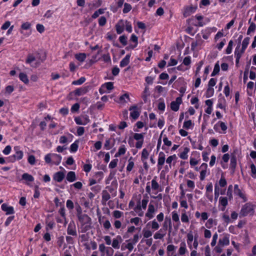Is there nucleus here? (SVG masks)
I'll use <instances>...</instances> for the list:
<instances>
[{"mask_svg":"<svg viewBox=\"0 0 256 256\" xmlns=\"http://www.w3.org/2000/svg\"><path fill=\"white\" fill-rule=\"evenodd\" d=\"M193 240H194V236H193L192 233V232L188 233L187 234L186 241H187L188 244V245L189 248L190 249H192V242Z\"/></svg>","mask_w":256,"mask_h":256,"instance_id":"473e14b6","label":"nucleus"},{"mask_svg":"<svg viewBox=\"0 0 256 256\" xmlns=\"http://www.w3.org/2000/svg\"><path fill=\"white\" fill-rule=\"evenodd\" d=\"M110 198V194L106 190L102 192V202H106Z\"/></svg>","mask_w":256,"mask_h":256,"instance_id":"7c9ffc66","label":"nucleus"},{"mask_svg":"<svg viewBox=\"0 0 256 256\" xmlns=\"http://www.w3.org/2000/svg\"><path fill=\"white\" fill-rule=\"evenodd\" d=\"M22 179L26 182H32L34 181V178L30 174L28 173H24L22 175Z\"/></svg>","mask_w":256,"mask_h":256,"instance_id":"2f4dec72","label":"nucleus"},{"mask_svg":"<svg viewBox=\"0 0 256 256\" xmlns=\"http://www.w3.org/2000/svg\"><path fill=\"white\" fill-rule=\"evenodd\" d=\"M214 94V88H213L208 87L206 92V96L207 98L212 97Z\"/></svg>","mask_w":256,"mask_h":256,"instance_id":"79ce46f5","label":"nucleus"},{"mask_svg":"<svg viewBox=\"0 0 256 256\" xmlns=\"http://www.w3.org/2000/svg\"><path fill=\"white\" fill-rule=\"evenodd\" d=\"M62 160V156L56 154H52V164L56 165H58Z\"/></svg>","mask_w":256,"mask_h":256,"instance_id":"412c9836","label":"nucleus"},{"mask_svg":"<svg viewBox=\"0 0 256 256\" xmlns=\"http://www.w3.org/2000/svg\"><path fill=\"white\" fill-rule=\"evenodd\" d=\"M14 150L15 152L14 154L10 157V161L14 162L16 160H21L24 156L22 151L20 150L19 146H14Z\"/></svg>","mask_w":256,"mask_h":256,"instance_id":"20e7f679","label":"nucleus"},{"mask_svg":"<svg viewBox=\"0 0 256 256\" xmlns=\"http://www.w3.org/2000/svg\"><path fill=\"white\" fill-rule=\"evenodd\" d=\"M126 242H128V244L124 246H122L121 250H124L126 249H128L130 252H131L134 249V246L136 244H134V242L131 241L130 239L126 240Z\"/></svg>","mask_w":256,"mask_h":256,"instance_id":"a211bd4d","label":"nucleus"},{"mask_svg":"<svg viewBox=\"0 0 256 256\" xmlns=\"http://www.w3.org/2000/svg\"><path fill=\"white\" fill-rule=\"evenodd\" d=\"M196 9V6H186L184 8L183 15L186 18L190 16L191 14L194 13Z\"/></svg>","mask_w":256,"mask_h":256,"instance_id":"f8f14e48","label":"nucleus"},{"mask_svg":"<svg viewBox=\"0 0 256 256\" xmlns=\"http://www.w3.org/2000/svg\"><path fill=\"white\" fill-rule=\"evenodd\" d=\"M52 154H48L45 156L44 160L47 164H52Z\"/></svg>","mask_w":256,"mask_h":256,"instance_id":"e2e57ef3","label":"nucleus"},{"mask_svg":"<svg viewBox=\"0 0 256 256\" xmlns=\"http://www.w3.org/2000/svg\"><path fill=\"white\" fill-rule=\"evenodd\" d=\"M86 54L84 53H80L75 54L76 58L80 62H83L86 58Z\"/></svg>","mask_w":256,"mask_h":256,"instance_id":"72a5a7b5","label":"nucleus"},{"mask_svg":"<svg viewBox=\"0 0 256 256\" xmlns=\"http://www.w3.org/2000/svg\"><path fill=\"white\" fill-rule=\"evenodd\" d=\"M67 180L69 182H73L76 180V176L74 172H69L66 176Z\"/></svg>","mask_w":256,"mask_h":256,"instance_id":"a878e982","label":"nucleus"},{"mask_svg":"<svg viewBox=\"0 0 256 256\" xmlns=\"http://www.w3.org/2000/svg\"><path fill=\"white\" fill-rule=\"evenodd\" d=\"M119 40L124 46L127 44V37L126 36L122 35L120 36Z\"/></svg>","mask_w":256,"mask_h":256,"instance_id":"338daca9","label":"nucleus"},{"mask_svg":"<svg viewBox=\"0 0 256 256\" xmlns=\"http://www.w3.org/2000/svg\"><path fill=\"white\" fill-rule=\"evenodd\" d=\"M176 154L170 156L166 160V162L169 164V168H172V162L173 160H176Z\"/></svg>","mask_w":256,"mask_h":256,"instance_id":"e433bc0d","label":"nucleus"},{"mask_svg":"<svg viewBox=\"0 0 256 256\" xmlns=\"http://www.w3.org/2000/svg\"><path fill=\"white\" fill-rule=\"evenodd\" d=\"M220 194V188L218 186L214 187V200L216 202Z\"/></svg>","mask_w":256,"mask_h":256,"instance_id":"4d7b16f0","label":"nucleus"},{"mask_svg":"<svg viewBox=\"0 0 256 256\" xmlns=\"http://www.w3.org/2000/svg\"><path fill=\"white\" fill-rule=\"evenodd\" d=\"M2 210L6 212V214H12L14 213V208L12 206H8L6 204L2 205Z\"/></svg>","mask_w":256,"mask_h":256,"instance_id":"4468645a","label":"nucleus"},{"mask_svg":"<svg viewBox=\"0 0 256 256\" xmlns=\"http://www.w3.org/2000/svg\"><path fill=\"white\" fill-rule=\"evenodd\" d=\"M134 140L138 141L144 140V136L143 134L135 133L134 135Z\"/></svg>","mask_w":256,"mask_h":256,"instance_id":"8fccbe9b","label":"nucleus"},{"mask_svg":"<svg viewBox=\"0 0 256 256\" xmlns=\"http://www.w3.org/2000/svg\"><path fill=\"white\" fill-rule=\"evenodd\" d=\"M193 126L192 121L191 120H188L187 121H185L184 123L183 128L186 129H189L192 127Z\"/></svg>","mask_w":256,"mask_h":256,"instance_id":"864d4df0","label":"nucleus"},{"mask_svg":"<svg viewBox=\"0 0 256 256\" xmlns=\"http://www.w3.org/2000/svg\"><path fill=\"white\" fill-rule=\"evenodd\" d=\"M176 247L173 244H169L167 246L166 252L168 255H169V253L171 252L174 251L176 249Z\"/></svg>","mask_w":256,"mask_h":256,"instance_id":"69168bd1","label":"nucleus"},{"mask_svg":"<svg viewBox=\"0 0 256 256\" xmlns=\"http://www.w3.org/2000/svg\"><path fill=\"white\" fill-rule=\"evenodd\" d=\"M218 124H219V127L220 128L222 129V130L223 132V133L225 134L228 128V127H227L226 124L224 122L219 121Z\"/></svg>","mask_w":256,"mask_h":256,"instance_id":"052dcab7","label":"nucleus"},{"mask_svg":"<svg viewBox=\"0 0 256 256\" xmlns=\"http://www.w3.org/2000/svg\"><path fill=\"white\" fill-rule=\"evenodd\" d=\"M102 88H106L108 90H112L114 88L113 83L112 82H106L102 86Z\"/></svg>","mask_w":256,"mask_h":256,"instance_id":"13d9d810","label":"nucleus"},{"mask_svg":"<svg viewBox=\"0 0 256 256\" xmlns=\"http://www.w3.org/2000/svg\"><path fill=\"white\" fill-rule=\"evenodd\" d=\"M220 71V66L219 64L217 63L215 64L214 70L211 74L212 76H214L216 74L218 73Z\"/></svg>","mask_w":256,"mask_h":256,"instance_id":"680f3d73","label":"nucleus"},{"mask_svg":"<svg viewBox=\"0 0 256 256\" xmlns=\"http://www.w3.org/2000/svg\"><path fill=\"white\" fill-rule=\"evenodd\" d=\"M46 58L45 53L42 52L39 56L35 57L33 55L30 54L28 55L26 60V63L28 64L31 66L36 68Z\"/></svg>","mask_w":256,"mask_h":256,"instance_id":"f03ea898","label":"nucleus"},{"mask_svg":"<svg viewBox=\"0 0 256 256\" xmlns=\"http://www.w3.org/2000/svg\"><path fill=\"white\" fill-rule=\"evenodd\" d=\"M108 247H106L104 244H101L99 245L98 249L100 252L102 253L101 256H104V253Z\"/></svg>","mask_w":256,"mask_h":256,"instance_id":"de8ad7c7","label":"nucleus"},{"mask_svg":"<svg viewBox=\"0 0 256 256\" xmlns=\"http://www.w3.org/2000/svg\"><path fill=\"white\" fill-rule=\"evenodd\" d=\"M236 166V158L235 156H232L230 158V166L234 169Z\"/></svg>","mask_w":256,"mask_h":256,"instance_id":"6e6d98bb","label":"nucleus"},{"mask_svg":"<svg viewBox=\"0 0 256 256\" xmlns=\"http://www.w3.org/2000/svg\"><path fill=\"white\" fill-rule=\"evenodd\" d=\"M148 202V198L146 199H142V202H139L136 208V210H140L142 208L144 210H146V208L147 204Z\"/></svg>","mask_w":256,"mask_h":256,"instance_id":"aec40b11","label":"nucleus"},{"mask_svg":"<svg viewBox=\"0 0 256 256\" xmlns=\"http://www.w3.org/2000/svg\"><path fill=\"white\" fill-rule=\"evenodd\" d=\"M124 213L120 210H114L112 212V216L115 218H120L123 216Z\"/></svg>","mask_w":256,"mask_h":256,"instance_id":"49530a36","label":"nucleus"},{"mask_svg":"<svg viewBox=\"0 0 256 256\" xmlns=\"http://www.w3.org/2000/svg\"><path fill=\"white\" fill-rule=\"evenodd\" d=\"M206 198L211 202L213 200L212 196V183L208 184L206 186Z\"/></svg>","mask_w":256,"mask_h":256,"instance_id":"9b49d317","label":"nucleus"},{"mask_svg":"<svg viewBox=\"0 0 256 256\" xmlns=\"http://www.w3.org/2000/svg\"><path fill=\"white\" fill-rule=\"evenodd\" d=\"M78 218L80 221V231L81 232H86L91 228L92 220L90 216L86 214H79Z\"/></svg>","mask_w":256,"mask_h":256,"instance_id":"f257e3e1","label":"nucleus"},{"mask_svg":"<svg viewBox=\"0 0 256 256\" xmlns=\"http://www.w3.org/2000/svg\"><path fill=\"white\" fill-rule=\"evenodd\" d=\"M78 141H75L71 144L70 146V152H75L77 151L78 146Z\"/></svg>","mask_w":256,"mask_h":256,"instance_id":"58836bf2","label":"nucleus"},{"mask_svg":"<svg viewBox=\"0 0 256 256\" xmlns=\"http://www.w3.org/2000/svg\"><path fill=\"white\" fill-rule=\"evenodd\" d=\"M129 110L130 111V116L132 118L136 120L138 118L140 114V110L137 106H132L130 108Z\"/></svg>","mask_w":256,"mask_h":256,"instance_id":"0eeeda50","label":"nucleus"},{"mask_svg":"<svg viewBox=\"0 0 256 256\" xmlns=\"http://www.w3.org/2000/svg\"><path fill=\"white\" fill-rule=\"evenodd\" d=\"M130 56L126 54V56L120 61V66L122 68L126 66L130 62Z\"/></svg>","mask_w":256,"mask_h":256,"instance_id":"bb28decb","label":"nucleus"},{"mask_svg":"<svg viewBox=\"0 0 256 256\" xmlns=\"http://www.w3.org/2000/svg\"><path fill=\"white\" fill-rule=\"evenodd\" d=\"M147 226H150L152 229L154 230H158L160 228V224L156 220H154L152 221L148 222Z\"/></svg>","mask_w":256,"mask_h":256,"instance_id":"393cba45","label":"nucleus"},{"mask_svg":"<svg viewBox=\"0 0 256 256\" xmlns=\"http://www.w3.org/2000/svg\"><path fill=\"white\" fill-rule=\"evenodd\" d=\"M132 6L130 4L128 3L124 4V8L122 12L124 14L132 10Z\"/></svg>","mask_w":256,"mask_h":256,"instance_id":"603ef678","label":"nucleus"},{"mask_svg":"<svg viewBox=\"0 0 256 256\" xmlns=\"http://www.w3.org/2000/svg\"><path fill=\"white\" fill-rule=\"evenodd\" d=\"M251 169V176L254 178H256V167L254 164H252L250 166Z\"/></svg>","mask_w":256,"mask_h":256,"instance_id":"bf43d9fd","label":"nucleus"},{"mask_svg":"<svg viewBox=\"0 0 256 256\" xmlns=\"http://www.w3.org/2000/svg\"><path fill=\"white\" fill-rule=\"evenodd\" d=\"M240 46L238 45L234 51L235 57L236 58H238V59H240L242 54L244 53L242 52V49L240 50H239Z\"/></svg>","mask_w":256,"mask_h":256,"instance_id":"ea45409f","label":"nucleus"},{"mask_svg":"<svg viewBox=\"0 0 256 256\" xmlns=\"http://www.w3.org/2000/svg\"><path fill=\"white\" fill-rule=\"evenodd\" d=\"M74 121L77 124L86 125L90 122L89 116L88 115H84L81 117L76 116L74 118Z\"/></svg>","mask_w":256,"mask_h":256,"instance_id":"39448f33","label":"nucleus"},{"mask_svg":"<svg viewBox=\"0 0 256 256\" xmlns=\"http://www.w3.org/2000/svg\"><path fill=\"white\" fill-rule=\"evenodd\" d=\"M65 176V174L63 172H56L54 176V180L58 182H60L62 181Z\"/></svg>","mask_w":256,"mask_h":256,"instance_id":"2eb2a0df","label":"nucleus"},{"mask_svg":"<svg viewBox=\"0 0 256 256\" xmlns=\"http://www.w3.org/2000/svg\"><path fill=\"white\" fill-rule=\"evenodd\" d=\"M86 81V78L84 77H81L76 80L73 81L72 84L74 85H80Z\"/></svg>","mask_w":256,"mask_h":256,"instance_id":"3c124183","label":"nucleus"},{"mask_svg":"<svg viewBox=\"0 0 256 256\" xmlns=\"http://www.w3.org/2000/svg\"><path fill=\"white\" fill-rule=\"evenodd\" d=\"M132 158H130L128 160V166H126V170L127 172H130L134 166V162H132Z\"/></svg>","mask_w":256,"mask_h":256,"instance_id":"a18cd8bd","label":"nucleus"},{"mask_svg":"<svg viewBox=\"0 0 256 256\" xmlns=\"http://www.w3.org/2000/svg\"><path fill=\"white\" fill-rule=\"evenodd\" d=\"M149 156V152L146 148L143 149L142 152V161L146 160L148 159Z\"/></svg>","mask_w":256,"mask_h":256,"instance_id":"c03bdc74","label":"nucleus"},{"mask_svg":"<svg viewBox=\"0 0 256 256\" xmlns=\"http://www.w3.org/2000/svg\"><path fill=\"white\" fill-rule=\"evenodd\" d=\"M143 236L144 238H148L152 236V232L148 230L144 229L142 230Z\"/></svg>","mask_w":256,"mask_h":256,"instance_id":"09e8293b","label":"nucleus"},{"mask_svg":"<svg viewBox=\"0 0 256 256\" xmlns=\"http://www.w3.org/2000/svg\"><path fill=\"white\" fill-rule=\"evenodd\" d=\"M182 102V99L180 97H178L175 101H172L170 104L171 109L177 112L179 110L180 105Z\"/></svg>","mask_w":256,"mask_h":256,"instance_id":"9d476101","label":"nucleus"},{"mask_svg":"<svg viewBox=\"0 0 256 256\" xmlns=\"http://www.w3.org/2000/svg\"><path fill=\"white\" fill-rule=\"evenodd\" d=\"M126 148L124 145L121 146L118 150V152L115 154V157H118L124 154L126 152Z\"/></svg>","mask_w":256,"mask_h":256,"instance_id":"c756f323","label":"nucleus"},{"mask_svg":"<svg viewBox=\"0 0 256 256\" xmlns=\"http://www.w3.org/2000/svg\"><path fill=\"white\" fill-rule=\"evenodd\" d=\"M234 193L236 195L238 196L240 198L242 199L245 198L244 194L242 192L241 190L238 188V184H235L234 186Z\"/></svg>","mask_w":256,"mask_h":256,"instance_id":"cd10ccee","label":"nucleus"},{"mask_svg":"<svg viewBox=\"0 0 256 256\" xmlns=\"http://www.w3.org/2000/svg\"><path fill=\"white\" fill-rule=\"evenodd\" d=\"M124 28V22L123 20H120L116 25V28L117 34H122Z\"/></svg>","mask_w":256,"mask_h":256,"instance_id":"dca6fc26","label":"nucleus"},{"mask_svg":"<svg viewBox=\"0 0 256 256\" xmlns=\"http://www.w3.org/2000/svg\"><path fill=\"white\" fill-rule=\"evenodd\" d=\"M166 160V155L163 152H160L158 154V168L160 170L162 168Z\"/></svg>","mask_w":256,"mask_h":256,"instance_id":"1a4fd4ad","label":"nucleus"},{"mask_svg":"<svg viewBox=\"0 0 256 256\" xmlns=\"http://www.w3.org/2000/svg\"><path fill=\"white\" fill-rule=\"evenodd\" d=\"M68 234L72 236H76V228L74 221H71L68 225L67 229Z\"/></svg>","mask_w":256,"mask_h":256,"instance_id":"423d86ee","label":"nucleus"},{"mask_svg":"<svg viewBox=\"0 0 256 256\" xmlns=\"http://www.w3.org/2000/svg\"><path fill=\"white\" fill-rule=\"evenodd\" d=\"M152 189L154 190H158L159 192H162V189L160 188V184L156 181V176L154 177V178L152 180Z\"/></svg>","mask_w":256,"mask_h":256,"instance_id":"6ab92c4d","label":"nucleus"},{"mask_svg":"<svg viewBox=\"0 0 256 256\" xmlns=\"http://www.w3.org/2000/svg\"><path fill=\"white\" fill-rule=\"evenodd\" d=\"M28 163L31 165H34L36 164V158L34 156L30 155L28 159Z\"/></svg>","mask_w":256,"mask_h":256,"instance_id":"774afa93","label":"nucleus"},{"mask_svg":"<svg viewBox=\"0 0 256 256\" xmlns=\"http://www.w3.org/2000/svg\"><path fill=\"white\" fill-rule=\"evenodd\" d=\"M254 86V83L252 82H250L247 84V92L249 96H252V90Z\"/></svg>","mask_w":256,"mask_h":256,"instance_id":"4c0bfd02","label":"nucleus"},{"mask_svg":"<svg viewBox=\"0 0 256 256\" xmlns=\"http://www.w3.org/2000/svg\"><path fill=\"white\" fill-rule=\"evenodd\" d=\"M250 38L246 37L244 38L242 43V52H244L246 49V48L250 42Z\"/></svg>","mask_w":256,"mask_h":256,"instance_id":"c9c22d12","label":"nucleus"},{"mask_svg":"<svg viewBox=\"0 0 256 256\" xmlns=\"http://www.w3.org/2000/svg\"><path fill=\"white\" fill-rule=\"evenodd\" d=\"M130 100V98L129 94L128 93H125L120 97L118 102L122 104H124Z\"/></svg>","mask_w":256,"mask_h":256,"instance_id":"b1692460","label":"nucleus"},{"mask_svg":"<svg viewBox=\"0 0 256 256\" xmlns=\"http://www.w3.org/2000/svg\"><path fill=\"white\" fill-rule=\"evenodd\" d=\"M189 152L190 148L188 147H185L184 149V150L180 154V158L182 160L187 159L188 158V154Z\"/></svg>","mask_w":256,"mask_h":256,"instance_id":"c85d7f7f","label":"nucleus"},{"mask_svg":"<svg viewBox=\"0 0 256 256\" xmlns=\"http://www.w3.org/2000/svg\"><path fill=\"white\" fill-rule=\"evenodd\" d=\"M20 79L24 84H27L29 82V80L27 75L23 72H20L19 74Z\"/></svg>","mask_w":256,"mask_h":256,"instance_id":"f704fd0d","label":"nucleus"},{"mask_svg":"<svg viewBox=\"0 0 256 256\" xmlns=\"http://www.w3.org/2000/svg\"><path fill=\"white\" fill-rule=\"evenodd\" d=\"M181 220L182 222L188 223L189 222V218L186 214V210H183L181 215Z\"/></svg>","mask_w":256,"mask_h":256,"instance_id":"a19ab883","label":"nucleus"},{"mask_svg":"<svg viewBox=\"0 0 256 256\" xmlns=\"http://www.w3.org/2000/svg\"><path fill=\"white\" fill-rule=\"evenodd\" d=\"M122 239L120 236L118 235L113 238L112 242V246L114 249H119L120 248V244L122 242Z\"/></svg>","mask_w":256,"mask_h":256,"instance_id":"6e6552de","label":"nucleus"},{"mask_svg":"<svg viewBox=\"0 0 256 256\" xmlns=\"http://www.w3.org/2000/svg\"><path fill=\"white\" fill-rule=\"evenodd\" d=\"M254 212V206L250 203L246 204L242 208L240 214L243 216L248 214H252Z\"/></svg>","mask_w":256,"mask_h":256,"instance_id":"7ed1b4c3","label":"nucleus"},{"mask_svg":"<svg viewBox=\"0 0 256 256\" xmlns=\"http://www.w3.org/2000/svg\"><path fill=\"white\" fill-rule=\"evenodd\" d=\"M220 204L224 206L222 210H224L226 206L228 205V200L226 197H220L219 200Z\"/></svg>","mask_w":256,"mask_h":256,"instance_id":"37998d69","label":"nucleus"},{"mask_svg":"<svg viewBox=\"0 0 256 256\" xmlns=\"http://www.w3.org/2000/svg\"><path fill=\"white\" fill-rule=\"evenodd\" d=\"M188 252L186 244L184 242H182L180 244V248L178 250L180 255H184Z\"/></svg>","mask_w":256,"mask_h":256,"instance_id":"5701e85b","label":"nucleus"},{"mask_svg":"<svg viewBox=\"0 0 256 256\" xmlns=\"http://www.w3.org/2000/svg\"><path fill=\"white\" fill-rule=\"evenodd\" d=\"M218 244L222 246H228L230 244L229 236L227 234L224 235L222 238H220Z\"/></svg>","mask_w":256,"mask_h":256,"instance_id":"f3484780","label":"nucleus"},{"mask_svg":"<svg viewBox=\"0 0 256 256\" xmlns=\"http://www.w3.org/2000/svg\"><path fill=\"white\" fill-rule=\"evenodd\" d=\"M164 237V234H161L158 231L156 232L154 235L155 240L162 239Z\"/></svg>","mask_w":256,"mask_h":256,"instance_id":"0e129e2a","label":"nucleus"},{"mask_svg":"<svg viewBox=\"0 0 256 256\" xmlns=\"http://www.w3.org/2000/svg\"><path fill=\"white\" fill-rule=\"evenodd\" d=\"M172 219L174 222H180V218L178 213L174 211L172 213Z\"/></svg>","mask_w":256,"mask_h":256,"instance_id":"5fc2aeb1","label":"nucleus"},{"mask_svg":"<svg viewBox=\"0 0 256 256\" xmlns=\"http://www.w3.org/2000/svg\"><path fill=\"white\" fill-rule=\"evenodd\" d=\"M155 210L154 206L150 204L148 205V211L146 214V216L148 217V220L152 218L154 216Z\"/></svg>","mask_w":256,"mask_h":256,"instance_id":"ddd939ff","label":"nucleus"},{"mask_svg":"<svg viewBox=\"0 0 256 256\" xmlns=\"http://www.w3.org/2000/svg\"><path fill=\"white\" fill-rule=\"evenodd\" d=\"M88 87H82L78 88L74 90V94L78 96L84 94L88 92Z\"/></svg>","mask_w":256,"mask_h":256,"instance_id":"4be33fe9","label":"nucleus"}]
</instances>
